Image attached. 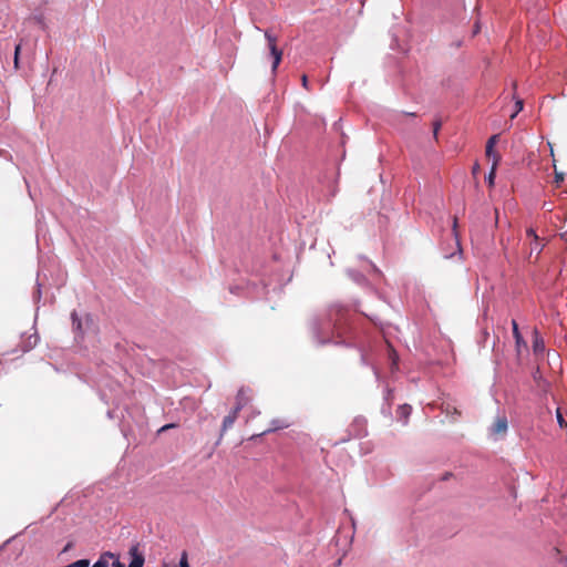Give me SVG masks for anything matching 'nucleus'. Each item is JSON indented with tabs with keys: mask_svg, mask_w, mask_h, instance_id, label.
Here are the masks:
<instances>
[{
	"mask_svg": "<svg viewBox=\"0 0 567 567\" xmlns=\"http://www.w3.org/2000/svg\"><path fill=\"white\" fill-rule=\"evenodd\" d=\"M38 343L37 333L30 334L27 339L23 340V351H29L34 348Z\"/></svg>",
	"mask_w": 567,
	"mask_h": 567,
	"instance_id": "obj_15",
	"label": "nucleus"
},
{
	"mask_svg": "<svg viewBox=\"0 0 567 567\" xmlns=\"http://www.w3.org/2000/svg\"><path fill=\"white\" fill-rule=\"evenodd\" d=\"M374 374H375L377 378H379V371H378L377 368H374Z\"/></svg>",
	"mask_w": 567,
	"mask_h": 567,
	"instance_id": "obj_31",
	"label": "nucleus"
},
{
	"mask_svg": "<svg viewBox=\"0 0 567 567\" xmlns=\"http://www.w3.org/2000/svg\"><path fill=\"white\" fill-rule=\"evenodd\" d=\"M71 318H72V326H73V330L78 333V334H83L84 333V330L82 328V321L81 319L78 317L76 312L73 311L71 313Z\"/></svg>",
	"mask_w": 567,
	"mask_h": 567,
	"instance_id": "obj_14",
	"label": "nucleus"
},
{
	"mask_svg": "<svg viewBox=\"0 0 567 567\" xmlns=\"http://www.w3.org/2000/svg\"><path fill=\"white\" fill-rule=\"evenodd\" d=\"M250 395L248 394V391L245 389H240L237 394V402L236 405H238L239 401L243 403V406L249 401Z\"/></svg>",
	"mask_w": 567,
	"mask_h": 567,
	"instance_id": "obj_17",
	"label": "nucleus"
},
{
	"mask_svg": "<svg viewBox=\"0 0 567 567\" xmlns=\"http://www.w3.org/2000/svg\"><path fill=\"white\" fill-rule=\"evenodd\" d=\"M265 38L268 42V48L274 59L272 72H275L281 61L282 52L276 47V37H274L269 31H265Z\"/></svg>",
	"mask_w": 567,
	"mask_h": 567,
	"instance_id": "obj_3",
	"label": "nucleus"
},
{
	"mask_svg": "<svg viewBox=\"0 0 567 567\" xmlns=\"http://www.w3.org/2000/svg\"><path fill=\"white\" fill-rule=\"evenodd\" d=\"M243 409V403L239 401L238 405L235 406V409L224 417L223 425H221V434L226 432L228 429H230L239 413V411Z\"/></svg>",
	"mask_w": 567,
	"mask_h": 567,
	"instance_id": "obj_7",
	"label": "nucleus"
},
{
	"mask_svg": "<svg viewBox=\"0 0 567 567\" xmlns=\"http://www.w3.org/2000/svg\"><path fill=\"white\" fill-rule=\"evenodd\" d=\"M556 416H557V421H558L560 427H567V422L563 417V414L559 409H557V411H556Z\"/></svg>",
	"mask_w": 567,
	"mask_h": 567,
	"instance_id": "obj_20",
	"label": "nucleus"
},
{
	"mask_svg": "<svg viewBox=\"0 0 567 567\" xmlns=\"http://www.w3.org/2000/svg\"><path fill=\"white\" fill-rule=\"evenodd\" d=\"M440 128H441V122H439V121L434 122V124H433L434 136L437 135V132H439Z\"/></svg>",
	"mask_w": 567,
	"mask_h": 567,
	"instance_id": "obj_24",
	"label": "nucleus"
},
{
	"mask_svg": "<svg viewBox=\"0 0 567 567\" xmlns=\"http://www.w3.org/2000/svg\"><path fill=\"white\" fill-rule=\"evenodd\" d=\"M128 555L131 557L128 567H144L145 557L144 553L140 549V544H133L130 547ZM112 567H125V565L122 564L118 559H115L112 563Z\"/></svg>",
	"mask_w": 567,
	"mask_h": 567,
	"instance_id": "obj_2",
	"label": "nucleus"
},
{
	"mask_svg": "<svg viewBox=\"0 0 567 567\" xmlns=\"http://www.w3.org/2000/svg\"><path fill=\"white\" fill-rule=\"evenodd\" d=\"M21 45L18 44L14 50V65L18 66V60H19V53H20Z\"/></svg>",
	"mask_w": 567,
	"mask_h": 567,
	"instance_id": "obj_22",
	"label": "nucleus"
},
{
	"mask_svg": "<svg viewBox=\"0 0 567 567\" xmlns=\"http://www.w3.org/2000/svg\"><path fill=\"white\" fill-rule=\"evenodd\" d=\"M498 137L499 135L497 134L492 135L486 143L485 154L487 157H492L493 161L495 159V156H499L497 153L494 152V146L497 143Z\"/></svg>",
	"mask_w": 567,
	"mask_h": 567,
	"instance_id": "obj_9",
	"label": "nucleus"
},
{
	"mask_svg": "<svg viewBox=\"0 0 567 567\" xmlns=\"http://www.w3.org/2000/svg\"><path fill=\"white\" fill-rule=\"evenodd\" d=\"M480 32V24L478 23H475V27H474V31L473 33L476 34Z\"/></svg>",
	"mask_w": 567,
	"mask_h": 567,
	"instance_id": "obj_28",
	"label": "nucleus"
},
{
	"mask_svg": "<svg viewBox=\"0 0 567 567\" xmlns=\"http://www.w3.org/2000/svg\"><path fill=\"white\" fill-rule=\"evenodd\" d=\"M361 359H362V361H363V362H365V361H367V357H365V354H364V353H362V354H361Z\"/></svg>",
	"mask_w": 567,
	"mask_h": 567,
	"instance_id": "obj_29",
	"label": "nucleus"
},
{
	"mask_svg": "<svg viewBox=\"0 0 567 567\" xmlns=\"http://www.w3.org/2000/svg\"><path fill=\"white\" fill-rule=\"evenodd\" d=\"M523 110V100L516 101V112L512 115V117H515L518 112Z\"/></svg>",
	"mask_w": 567,
	"mask_h": 567,
	"instance_id": "obj_21",
	"label": "nucleus"
},
{
	"mask_svg": "<svg viewBox=\"0 0 567 567\" xmlns=\"http://www.w3.org/2000/svg\"><path fill=\"white\" fill-rule=\"evenodd\" d=\"M555 178H556V183H557V184L563 183V182H564V175H563V173H556Z\"/></svg>",
	"mask_w": 567,
	"mask_h": 567,
	"instance_id": "obj_25",
	"label": "nucleus"
},
{
	"mask_svg": "<svg viewBox=\"0 0 567 567\" xmlns=\"http://www.w3.org/2000/svg\"><path fill=\"white\" fill-rule=\"evenodd\" d=\"M113 558L114 555L106 551L100 556V558L94 563L93 567H109Z\"/></svg>",
	"mask_w": 567,
	"mask_h": 567,
	"instance_id": "obj_12",
	"label": "nucleus"
},
{
	"mask_svg": "<svg viewBox=\"0 0 567 567\" xmlns=\"http://www.w3.org/2000/svg\"><path fill=\"white\" fill-rule=\"evenodd\" d=\"M512 327H513V336L515 338V342H516V348H517V351L519 352L520 351V348L524 347L526 348V342L525 340L523 339L520 332H519V329H518V324L515 320L512 321Z\"/></svg>",
	"mask_w": 567,
	"mask_h": 567,
	"instance_id": "obj_10",
	"label": "nucleus"
},
{
	"mask_svg": "<svg viewBox=\"0 0 567 567\" xmlns=\"http://www.w3.org/2000/svg\"><path fill=\"white\" fill-rule=\"evenodd\" d=\"M526 244H528L529 246V255L532 256L534 252L536 254V256H538L543 248H544V244L540 241V238L538 237V235L535 233V230L533 228H528L526 230Z\"/></svg>",
	"mask_w": 567,
	"mask_h": 567,
	"instance_id": "obj_4",
	"label": "nucleus"
},
{
	"mask_svg": "<svg viewBox=\"0 0 567 567\" xmlns=\"http://www.w3.org/2000/svg\"><path fill=\"white\" fill-rule=\"evenodd\" d=\"M89 564L90 563L87 559H80L73 564L68 565V567H89Z\"/></svg>",
	"mask_w": 567,
	"mask_h": 567,
	"instance_id": "obj_18",
	"label": "nucleus"
},
{
	"mask_svg": "<svg viewBox=\"0 0 567 567\" xmlns=\"http://www.w3.org/2000/svg\"><path fill=\"white\" fill-rule=\"evenodd\" d=\"M499 161H501V156H495V159L493 161V164H492V167H491V172H489V174L486 177V181H487L489 186L494 185L496 168H497V165H498Z\"/></svg>",
	"mask_w": 567,
	"mask_h": 567,
	"instance_id": "obj_13",
	"label": "nucleus"
},
{
	"mask_svg": "<svg viewBox=\"0 0 567 567\" xmlns=\"http://www.w3.org/2000/svg\"><path fill=\"white\" fill-rule=\"evenodd\" d=\"M383 351H384V355L386 357V360L389 362V368H390L391 372H395L398 370V360H399L396 352L394 351V349L388 341H385L383 344Z\"/></svg>",
	"mask_w": 567,
	"mask_h": 567,
	"instance_id": "obj_6",
	"label": "nucleus"
},
{
	"mask_svg": "<svg viewBox=\"0 0 567 567\" xmlns=\"http://www.w3.org/2000/svg\"><path fill=\"white\" fill-rule=\"evenodd\" d=\"M289 426V423L285 420H274L271 422V429L265 431L264 433H267V432H270V431H276V430H279V429H285V427H288Z\"/></svg>",
	"mask_w": 567,
	"mask_h": 567,
	"instance_id": "obj_16",
	"label": "nucleus"
},
{
	"mask_svg": "<svg viewBox=\"0 0 567 567\" xmlns=\"http://www.w3.org/2000/svg\"><path fill=\"white\" fill-rule=\"evenodd\" d=\"M546 350L545 342L537 329L533 332V351L535 355L543 354Z\"/></svg>",
	"mask_w": 567,
	"mask_h": 567,
	"instance_id": "obj_8",
	"label": "nucleus"
},
{
	"mask_svg": "<svg viewBox=\"0 0 567 567\" xmlns=\"http://www.w3.org/2000/svg\"><path fill=\"white\" fill-rule=\"evenodd\" d=\"M35 19H37V21H38L39 23H42V18H41V17H35Z\"/></svg>",
	"mask_w": 567,
	"mask_h": 567,
	"instance_id": "obj_30",
	"label": "nucleus"
},
{
	"mask_svg": "<svg viewBox=\"0 0 567 567\" xmlns=\"http://www.w3.org/2000/svg\"><path fill=\"white\" fill-rule=\"evenodd\" d=\"M302 86H303L305 89H308V79H307V76H306V75H303V76H302Z\"/></svg>",
	"mask_w": 567,
	"mask_h": 567,
	"instance_id": "obj_27",
	"label": "nucleus"
},
{
	"mask_svg": "<svg viewBox=\"0 0 567 567\" xmlns=\"http://www.w3.org/2000/svg\"><path fill=\"white\" fill-rule=\"evenodd\" d=\"M456 224H457V219H456V217H454V220H453V231H455ZM454 235H455V238H456V245H457V247L460 248V243H458V240H457V235H456V233H454Z\"/></svg>",
	"mask_w": 567,
	"mask_h": 567,
	"instance_id": "obj_26",
	"label": "nucleus"
},
{
	"mask_svg": "<svg viewBox=\"0 0 567 567\" xmlns=\"http://www.w3.org/2000/svg\"><path fill=\"white\" fill-rule=\"evenodd\" d=\"M393 400V394L391 389H386L384 393V401L388 403L389 408L391 406Z\"/></svg>",
	"mask_w": 567,
	"mask_h": 567,
	"instance_id": "obj_19",
	"label": "nucleus"
},
{
	"mask_svg": "<svg viewBox=\"0 0 567 567\" xmlns=\"http://www.w3.org/2000/svg\"><path fill=\"white\" fill-rule=\"evenodd\" d=\"M348 310L341 306H331L324 318L315 326V333L321 344L328 343L334 338L341 340L336 343H347L344 336L348 333Z\"/></svg>",
	"mask_w": 567,
	"mask_h": 567,
	"instance_id": "obj_1",
	"label": "nucleus"
},
{
	"mask_svg": "<svg viewBox=\"0 0 567 567\" xmlns=\"http://www.w3.org/2000/svg\"><path fill=\"white\" fill-rule=\"evenodd\" d=\"M411 412H412L411 405L402 404L399 406V409L396 411L398 419L401 420L404 424H406Z\"/></svg>",
	"mask_w": 567,
	"mask_h": 567,
	"instance_id": "obj_11",
	"label": "nucleus"
},
{
	"mask_svg": "<svg viewBox=\"0 0 567 567\" xmlns=\"http://www.w3.org/2000/svg\"><path fill=\"white\" fill-rule=\"evenodd\" d=\"M176 425L174 423H171V424H166L164 426H162L159 430H158V433H163L167 430H171L172 427H175Z\"/></svg>",
	"mask_w": 567,
	"mask_h": 567,
	"instance_id": "obj_23",
	"label": "nucleus"
},
{
	"mask_svg": "<svg viewBox=\"0 0 567 567\" xmlns=\"http://www.w3.org/2000/svg\"><path fill=\"white\" fill-rule=\"evenodd\" d=\"M507 429H508V423H507L506 416L498 415L495 419L494 423L492 424L489 431H491L492 435H494L495 437H498V436H504L507 432Z\"/></svg>",
	"mask_w": 567,
	"mask_h": 567,
	"instance_id": "obj_5",
	"label": "nucleus"
}]
</instances>
